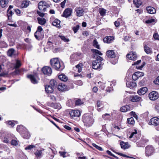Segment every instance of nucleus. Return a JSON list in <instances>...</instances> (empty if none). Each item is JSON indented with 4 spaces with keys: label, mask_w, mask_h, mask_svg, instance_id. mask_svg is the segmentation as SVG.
I'll use <instances>...</instances> for the list:
<instances>
[{
    "label": "nucleus",
    "mask_w": 159,
    "mask_h": 159,
    "mask_svg": "<svg viewBox=\"0 0 159 159\" xmlns=\"http://www.w3.org/2000/svg\"><path fill=\"white\" fill-rule=\"evenodd\" d=\"M126 86L130 89H132L136 86V84L135 82L134 81H127L126 83Z\"/></svg>",
    "instance_id": "obj_22"
},
{
    "label": "nucleus",
    "mask_w": 159,
    "mask_h": 159,
    "mask_svg": "<svg viewBox=\"0 0 159 159\" xmlns=\"http://www.w3.org/2000/svg\"><path fill=\"white\" fill-rule=\"evenodd\" d=\"M75 11L76 12V15L78 16H82L84 14V10L82 7H76L75 9Z\"/></svg>",
    "instance_id": "obj_9"
},
{
    "label": "nucleus",
    "mask_w": 159,
    "mask_h": 159,
    "mask_svg": "<svg viewBox=\"0 0 159 159\" xmlns=\"http://www.w3.org/2000/svg\"><path fill=\"white\" fill-rule=\"evenodd\" d=\"M60 156L65 158L70 156V155L66 152L60 151Z\"/></svg>",
    "instance_id": "obj_40"
},
{
    "label": "nucleus",
    "mask_w": 159,
    "mask_h": 159,
    "mask_svg": "<svg viewBox=\"0 0 159 159\" xmlns=\"http://www.w3.org/2000/svg\"><path fill=\"white\" fill-rule=\"evenodd\" d=\"M43 30V29L41 26H38L37 30L34 34V36L37 39L39 40V34Z\"/></svg>",
    "instance_id": "obj_15"
},
{
    "label": "nucleus",
    "mask_w": 159,
    "mask_h": 159,
    "mask_svg": "<svg viewBox=\"0 0 159 159\" xmlns=\"http://www.w3.org/2000/svg\"><path fill=\"white\" fill-rule=\"evenodd\" d=\"M99 12L101 16H103L105 15L106 12V10L103 8H100L99 9Z\"/></svg>",
    "instance_id": "obj_42"
},
{
    "label": "nucleus",
    "mask_w": 159,
    "mask_h": 159,
    "mask_svg": "<svg viewBox=\"0 0 159 159\" xmlns=\"http://www.w3.org/2000/svg\"><path fill=\"white\" fill-rule=\"evenodd\" d=\"M43 150H37L36 152L34 153V154L37 158H41L43 155Z\"/></svg>",
    "instance_id": "obj_30"
},
{
    "label": "nucleus",
    "mask_w": 159,
    "mask_h": 159,
    "mask_svg": "<svg viewBox=\"0 0 159 159\" xmlns=\"http://www.w3.org/2000/svg\"><path fill=\"white\" fill-rule=\"evenodd\" d=\"M106 55L109 58H114L116 57V55L113 50L107 51L106 52Z\"/></svg>",
    "instance_id": "obj_21"
},
{
    "label": "nucleus",
    "mask_w": 159,
    "mask_h": 159,
    "mask_svg": "<svg viewBox=\"0 0 159 159\" xmlns=\"http://www.w3.org/2000/svg\"><path fill=\"white\" fill-rule=\"evenodd\" d=\"M144 52L146 53L147 54L150 55L152 54V48L148 46L147 45L144 44Z\"/></svg>",
    "instance_id": "obj_19"
},
{
    "label": "nucleus",
    "mask_w": 159,
    "mask_h": 159,
    "mask_svg": "<svg viewBox=\"0 0 159 159\" xmlns=\"http://www.w3.org/2000/svg\"><path fill=\"white\" fill-rule=\"evenodd\" d=\"M21 65L20 61L18 60H16V64L15 65L14 67L16 69L19 68Z\"/></svg>",
    "instance_id": "obj_41"
},
{
    "label": "nucleus",
    "mask_w": 159,
    "mask_h": 159,
    "mask_svg": "<svg viewBox=\"0 0 159 159\" xmlns=\"http://www.w3.org/2000/svg\"><path fill=\"white\" fill-rule=\"evenodd\" d=\"M46 3L45 2H43L42 1H40L39 2L38 4V6H43L45 5H46Z\"/></svg>",
    "instance_id": "obj_64"
},
{
    "label": "nucleus",
    "mask_w": 159,
    "mask_h": 159,
    "mask_svg": "<svg viewBox=\"0 0 159 159\" xmlns=\"http://www.w3.org/2000/svg\"><path fill=\"white\" fill-rule=\"evenodd\" d=\"M69 89L65 84L60 83V91L65 92L68 90Z\"/></svg>",
    "instance_id": "obj_27"
},
{
    "label": "nucleus",
    "mask_w": 159,
    "mask_h": 159,
    "mask_svg": "<svg viewBox=\"0 0 159 159\" xmlns=\"http://www.w3.org/2000/svg\"><path fill=\"white\" fill-rule=\"evenodd\" d=\"M148 141V139L142 138L139 142L136 143L137 146L138 147H144L145 143H147Z\"/></svg>",
    "instance_id": "obj_10"
},
{
    "label": "nucleus",
    "mask_w": 159,
    "mask_h": 159,
    "mask_svg": "<svg viewBox=\"0 0 159 159\" xmlns=\"http://www.w3.org/2000/svg\"><path fill=\"white\" fill-rule=\"evenodd\" d=\"M68 77L64 74H60V80L64 82H66L68 80Z\"/></svg>",
    "instance_id": "obj_39"
},
{
    "label": "nucleus",
    "mask_w": 159,
    "mask_h": 159,
    "mask_svg": "<svg viewBox=\"0 0 159 159\" xmlns=\"http://www.w3.org/2000/svg\"><path fill=\"white\" fill-rule=\"evenodd\" d=\"M135 74L137 76L138 78L143 76L144 75L143 73L140 72H135Z\"/></svg>",
    "instance_id": "obj_47"
},
{
    "label": "nucleus",
    "mask_w": 159,
    "mask_h": 159,
    "mask_svg": "<svg viewBox=\"0 0 159 159\" xmlns=\"http://www.w3.org/2000/svg\"><path fill=\"white\" fill-rule=\"evenodd\" d=\"M127 122L129 124L134 125L135 123V121L134 120V118L131 117L130 118H128L127 120Z\"/></svg>",
    "instance_id": "obj_36"
},
{
    "label": "nucleus",
    "mask_w": 159,
    "mask_h": 159,
    "mask_svg": "<svg viewBox=\"0 0 159 159\" xmlns=\"http://www.w3.org/2000/svg\"><path fill=\"white\" fill-rule=\"evenodd\" d=\"M7 55L9 57H15L16 56V53L15 50L13 48L9 49L7 52Z\"/></svg>",
    "instance_id": "obj_17"
},
{
    "label": "nucleus",
    "mask_w": 159,
    "mask_h": 159,
    "mask_svg": "<svg viewBox=\"0 0 159 159\" xmlns=\"http://www.w3.org/2000/svg\"><path fill=\"white\" fill-rule=\"evenodd\" d=\"M102 57L98 56L95 60L93 61L92 63V68L95 70H98L101 69L102 65Z\"/></svg>",
    "instance_id": "obj_3"
},
{
    "label": "nucleus",
    "mask_w": 159,
    "mask_h": 159,
    "mask_svg": "<svg viewBox=\"0 0 159 159\" xmlns=\"http://www.w3.org/2000/svg\"><path fill=\"white\" fill-rule=\"evenodd\" d=\"M84 103L80 99H78L75 101V104L77 106H80Z\"/></svg>",
    "instance_id": "obj_44"
},
{
    "label": "nucleus",
    "mask_w": 159,
    "mask_h": 159,
    "mask_svg": "<svg viewBox=\"0 0 159 159\" xmlns=\"http://www.w3.org/2000/svg\"><path fill=\"white\" fill-rule=\"evenodd\" d=\"M130 114L131 115L133 116L136 119H137L138 116L136 114L135 112L134 111H131L130 112Z\"/></svg>",
    "instance_id": "obj_61"
},
{
    "label": "nucleus",
    "mask_w": 159,
    "mask_h": 159,
    "mask_svg": "<svg viewBox=\"0 0 159 159\" xmlns=\"http://www.w3.org/2000/svg\"><path fill=\"white\" fill-rule=\"evenodd\" d=\"M93 45L95 48L98 49H100V45L98 44V43L96 39L93 40Z\"/></svg>",
    "instance_id": "obj_34"
},
{
    "label": "nucleus",
    "mask_w": 159,
    "mask_h": 159,
    "mask_svg": "<svg viewBox=\"0 0 159 159\" xmlns=\"http://www.w3.org/2000/svg\"><path fill=\"white\" fill-rule=\"evenodd\" d=\"M130 100L131 101L134 102L142 101V99L141 97L135 95L131 96L130 97Z\"/></svg>",
    "instance_id": "obj_16"
},
{
    "label": "nucleus",
    "mask_w": 159,
    "mask_h": 159,
    "mask_svg": "<svg viewBox=\"0 0 159 159\" xmlns=\"http://www.w3.org/2000/svg\"><path fill=\"white\" fill-rule=\"evenodd\" d=\"M38 22L41 25H44L46 23V20L43 18L38 17L37 18Z\"/></svg>",
    "instance_id": "obj_28"
},
{
    "label": "nucleus",
    "mask_w": 159,
    "mask_h": 159,
    "mask_svg": "<svg viewBox=\"0 0 159 159\" xmlns=\"http://www.w3.org/2000/svg\"><path fill=\"white\" fill-rule=\"evenodd\" d=\"M153 37L154 39L159 41V35L157 33H154L153 35Z\"/></svg>",
    "instance_id": "obj_58"
},
{
    "label": "nucleus",
    "mask_w": 159,
    "mask_h": 159,
    "mask_svg": "<svg viewBox=\"0 0 159 159\" xmlns=\"http://www.w3.org/2000/svg\"><path fill=\"white\" fill-rule=\"evenodd\" d=\"M149 125L157 126L159 125V118L157 117H154L151 118L149 122Z\"/></svg>",
    "instance_id": "obj_11"
},
{
    "label": "nucleus",
    "mask_w": 159,
    "mask_h": 159,
    "mask_svg": "<svg viewBox=\"0 0 159 159\" xmlns=\"http://www.w3.org/2000/svg\"><path fill=\"white\" fill-rule=\"evenodd\" d=\"M52 25L57 28H60V20L57 19H55L52 22Z\"/></svg>",
    "instance_id": "obj_31"
},
{
    "label": "nucleus",
    "mask_w": 159,
    "mask_h": 159,
    "mask_svg": "<svg viewBox=\"0 0 159 159\" xmlns=\"http://www.w3.org/2000/svg\"><path fill=\"white\" fill-rule=\"evenodd\" d=\"M126 57L129 59L135 61L136 60L137 56L135 52H130L127 55Z\"/></svg>",
    "instance_id": "obj_12"
},
{
    "label": "nucleus",
    "mask_w": 159,
    "mask_h": 159,
    "mask_svg": "<svg viewBox=\"0 0 159 159\" xmlns=\"http://www.w3.org/2000/svg\"><path fill=\"white\" fill-rule=\"evenodd\" d=\"M50 85L54 89L57 88L60 91V88L59 87L60 84H58L55 80H52L50 82Z\"/></svg>",
    "instance_id": "obj_13"
},
{
    "label": "nucleus",
    "mask_w": 159,
    "mask_h": 159,
    "mask_svg": "<svg viewBox=\"0 0 159 159\" xmlns=\"http://www.w3.org/2000/svg\"><path fill=\"white\" fill-rule=\"evenodd\" d=\"M72 9L70 8H67L63 12L62 16L66 18L70 16L72 13Z\"/></svg>",
    "instance_id": "obj_14"
},
{
    "label": "nucleus",
    "mask_w": 159,
    "mask_h": 159,
    "mask_svg": "<svg viewBox=\"0 0 159 159\" xmlns=\"http://www.w3.org/2000/svg\"><path fill=\"white\" fill-rule=\"evenodd\" d=\"M91 52L93 53H95V54L99 55H102V54L101 52L100 51L96 49H92L91 50Z\"/></svg>",
    "instance_id": "obj_43"
},
{
    "label": "nucleus",
    "mask_w": 159,
    "mask_h": 159,
    "mask_svg": "<svg viewBox=\"0 0 159 159\" xmlns=\"http://www.w3.org/2000/svg\"><path fill=\"white\" fill-rule=\"evenodd\" d=\"M79 27L80 26L78 25H77L76 26L73 27V30L75 33H76L77 32L78 30L79 29Z\"/></svg>",
    "instance_id": "obj_55"
},
{
    "label": "nucleus",
    "mask_w": 159,
    "mask_h": 159,
    "mask_svg": "<svg viewBox=\"0 0 159 159\" xmlns=\"http://www.w3.org/2000/svg\"><path fill=\"white\" fill-rule=\"evenodd\" d=\"M11 144L16 146L18 144V141L16 139H12L11 142Z\"/></svg>",
    "instance_id": "obj_52"
},
{
    "label": "nucleus",
    "mask_w": 159,
    "mask_h": 159,
    "mask_svg": "<svg viewBox=\"0 0 159 159\" xmlns=\"http://www.w3.org/2000/svg\"><path fill=\"white\" fill-rule=\"evenodd\" d=\"M155 21V19H152L149 20H148L146 21L145 22L147 24H150Z\"/></svg>",
    "instance_id": "obj_63"
},
{
    "label": "nucleus",
    "mask_w": 159,
    "mask_h": 159,
    "mask_svg": "<svg viewBox=\"0 0 159 159\" xmlns=\"http://www.w3.org/2000/svg\"><path fill=\"white\" fill-rule=\"evenodd\" d=\"M46 5L43 6H38V8L40 11H41L44 12L46 11Z\"/></svg>",
    "instance_id": "obj_45"
},
{
    "label": "nucleus",
    "mask_w": 159,
    "mask_h": 159,
    "mask_svg": "<svg viewBox=\"0 0 159 159\" xmlns=\"http://www.w3.org/2000/svg\"><path fill=\"white\" fill-rule=\"evenodd\" d=\"M60 71L63 70L65 68V66L63 61H60Z\"/></svg>",
    "instance_id": "obj_62"
},
{
    "label": "nucleus",
    "mask_w": 159,
    "mask_h": 159,
    "mask_svg": "<svg viewBox=\"0 0 159 159\" xmlns=\"http://www.w3.org/2000/svg\"><path fill=\"white\" fill-rule=\"evenodd\" d=\"M7 16L8 20H10L11 19V16L14 14V12L12 10H7Z\"/></svg>",
    "instance_id": "obj_37"
},
{
    "label": "nucleus",
    "mask_w": 159,
    "mask_h": 159,
    "mask_svg": "<svg viewBox=\"0 0 159 159\" xmlns=\"http://www.w3.org/2000/svg\"><path fill=\"white\" fill-rule=\"evenodd\" d=\"M35 147V146L34 145H29L28 146L26 147L25 148V149L26 150H31L33 148Z\"/></svg>",
    "instance_id": "obj_57"
},
{
    "label": "nucleus",
    "mask_w": 159,
    "mask_h": 159,
    "mask_svg": "<svg viewBox=\"0 0 159 159\" xmlns=\"http://www.w3.org/2000/svg\"><path fill=\"white\" fill-rule=\"evenodd\" d=\"M116 153L118 154V155H119L120 156H121L122 157H128V158H133L132 157H129L125 154H122V153H120V152H115Z\"/></svg>",
    "instance_id": "obj_56"
},
{
    "label": "nucleus",
    "mask_w": 159,
    "mask_h": 159,
    "mask_svg": "<svg viewBox=\"0 0 159 159\" xmlns=\"http://www.w3.org/2000/svg\"><path fill=\"white\" fill-rule=\"evenodd\" d=\"M110 115L109 114L106 113L102 115L103 118L105 120L108 119L110 117Z\"/></svg>",
    "instance_id": "obj_50"
},
{
    "label": "nucleus",
    "mask_w": 159,
    "mask_h": 159,
    "mask_svg": "<svg viewBox=\"0 0 159 159\" xmlns=\"http://www.w3.org/2000/svg\"><path fill=\"white\" fill-rule=\"evenodd\" d=\"M92 145L96 149H98V150L102 151V147L97 145L96 144L94 143H93L92 144Z\"/></svg>",
    "instance_id": "obj_48"
},
{
    "label": "nucleus",
    "mask_w": 159,
    "mask_h": 159,
    "mask_svg": "<svg viewBox=\"0 0 159 159\" xmlns=\"http://www.w3.org/2000/svg\"><path fill=\"white\" fill-rule=\"evenodd\" d=\"M30 1H25L23 2L21 4V7L22 8H26L29 5Z\"/></svg>",
    "instance_id": "obj_32"
},
{
    "label": "nucleus",
    "mask_w": 159,
    "mask_h": 159,
    "mask_svg": "<svg viewBox=\"0 0 159 159\" xmlns=\"http://www.w3.org/2000/svg\"><path fill=\"white\" fill-rule=\"evenodd\" d=\"M50 49H52L53 52L54 53L57 52L60 50L59 48H57L56 46L54 45H52V47H50Z\"/></svg>",
    "instance_id": "obj_33"
},
{
    "label": "nucleus",
    "mask_w": 159,
    "mask_h": 159,
    "mask_svg": "<svg viewBox=\"0 0 159 159\" xmlns=\"http://www.w3.org/2000/svg\"><path fill=\"white\" fill-rule=\"evenodd\" d=\"M148 91V89L146 87L141 88L138 92V93L140 95L145 94Z\"/></svg>",
    "instance_id": "obj_23"
},
{
    "label": "nucleus",
    "mask_w": 159,
    "mask_h": 159,
    "mask_svg": "<svg viewBox=\"0 0 159 159\" xmlns=\"http://www.w3.org/2000/svg\"><path fill=\"white\" fill-rule=\"evenodd\" d=\"M121 20V19H118L117 21L115 22L114 24L116 27H118L120 25V21Z\"/></svg>",
    "instance_id": "obj_49"
},
{
    "label": "nucleus",
    "mask_w": 159,
    "mask_h": 159,
    "mask_svg": "<svg viewBox=\"0 0 159 159\" xmlns=\"http://www.w3.org/2000/svg\"><path fill=\"white\" fill-rule=\"evenodd\" d=\"M60 38L62 39V40L65 42H68L69 41V39L67 38H66L64 36H60Z\"/></svg>",
    "instance_id": "obj_53"
},
{
    "label": "nucleus",
    "mask_w": 159,
    "mask_h": 159,
    "mask_svg": "<svg viewBox=\"0 0 159 159\" xmlns=\"http://www.w3.org/2000/svg\"><path fill=\"white\" fill-rule=\"evenodd\" d=\"M133 1L134 3L137 7H139L141 4V2L140 0H137L136 1H135V0H134Z\"/></svg>",
    "instance_id": "obj_46"
},
{
    "label": "nucleus",
    "mask_w": 159,
    "mask_h": 159,
    "mask_svg": "<svg viewBox=\"0 0 159 159\" xmlns=\"http://www.w3.org/2000/svg\"><path fill=\"white\" fill-rule=\"evenodd\" d=\"M159 94L156 91H153L150 92L148 94L149 99L152 101L155 100L159 98Z\"/></svg>",
    "instance_id": "obj_7"
},
{
    "label": "nucleus",
    "mask_w": 159,
    "mask_h": 159,
    "mask_svg": "<svg viewBox=\"0 0 159 159\" xmlns=\"http://www.w3.org/2000/svg\"><path fill=\"white\" fill-rule=\"evenodd\" d=\"M154 148L152 146L149 145L145 147V153L147 157H149L152 155L154 152Z\"/></svg>",
    "instance_id": "obj_5"
},
{
    "label": "nucleus",
    "mask_w": 159,
    "mask_h": 159,
    "mask_svg": "<svg viewBox=\"0 0 159 159\" xmlns=\"http://www.w3.org/2000/svg\"><path fill=\"white\" fill-rule=\"evenodd\" d=\"M54 89L50 85H46L45 86L46 92L48 93H52Z\"/></svg>",
    "instance_id": "obj_25"
},
{
    "label": "nucleus",
    "mask_w": 159,
    "mask_h": 159,
    "mask_svg": "<svg viewBox=\"0 0 159 159\" xmlns=\"http://www.w3.org/2000/svg\"><path fill=\"white\" fill-rule=\"evenodd\" d=\"M67 1H68V0H64L63 2H62L60 3V5H61V7L62 8H64L65 4L66 3V2Z\"/></svg>",
    "instance_id": "obj_60"
},
{
    "label": "nucleus",
    "mask_w": 159,
    "mask_h": 159,
    "mask_svg": "<svg viewBox=\"0 0 159 159\" xmlns=\"http://www.w3.org/2000/svg\"><path fill=\"white\" fill-rule=\"evenodd\" d=\"M82 120L84 125L88 128L92 126L94 122L92 115L89 113L84 114L82 117Z\"/></svg>",
    "instance_id": "obj_1"
},
{
    "label": "nucleus",
    "mask_w": 159,
    "mask_h": 159,
    "mask_svg": "<svg viewBox=\"0 0 159 159\" xmlns=\"http://www.w3.org/2000/svg\"><path fill=\"white\" fill-rule=\"evenodd\" d=\"M114 38L113 36H106L103 39V41L105 43H111L113 41Z\"/></svg>",
    "instance_id": "obj_18"
},
{
    "label": "nucleus",
    "mask_w": 159,
    "mask_h": 159,
    "mask_svg": "<svg viewBox=\"0 0 159 159\" xmlns=\"http://www.w3.org/2000/svg\"><path fill=\"white\" fill-rule=\"evenodd\" d=\"M8 3V0H0V4L2 8L5 7Z\"/></svg>",
    "instance_id": "obj_29"
},
{
    "label": "nucleus",
    "mask_w": 159,
    "mask_h": 159,
    "mask_svg": "<svg viewBox=\"0 0 159 159\" xmlns=\"http://www.w3.org/2000/svg\"><path fill=\"white\" fill-rule=\"evenodd\" d=\"M8 44L4 41H0V48H7Z\"/></svg>",
    "instance_id": "obj_38"
},
{
    "label": "nucleus",
    "mask_w": 159,
    "mask_h": 159,
    "mask_svg": "<svg viewBox=\"0 0 159 159\" xmlns=\"http://www.w3.org/2000/svg\"><path fill=\"white\" fill-rule=\"evenodd\" d=\"M129 106L126 105L121 107L120 108V110L121 112H125L129 110Z\"/></svg>",
    "instance_id": "obj_35"
},
{
    "label": "nucleus",
    "mask_w": 159,
    "mask_h": 159,
    "mask_svg": "<svg viewBox=\"0 0 159 159\" xmlns=\"http://www.w3.org/2000/svg\"><path fill=\"white\" fill-rule=\"evenodd\" d=\"M120 144L121 146V148L123 149L128 148L129 147L128 142L125 143L123 141H121L120 142Z\"/></svg>",
    "instance_id": "obj_26"
},
{
    "label": "nucleus",
    "mask_w": 159,
    "mask_h": 159,
    "mask_svg": "<svg viewBox=\"0 0 159 159\" xmlns=\"http://www.w3.org/2000/svg\"><path fill=\"white\" fill-rule=\"evenodd\" d=\"M153 82L156 84L159 85V76L153 81Z\"/></svg>",
    "instance_id": "obj_59"
},
{
    "label": "nucleus",
    "mask_w": 159,
    "mask_h": 159,
    "mask_svg": "<svg viewBox=\"0 0 159 159\" xmlns=\"http://www.w3.org/2000/svg\"><path fill=\"white\" fill-rule=\"evenodd\" d=\"M6 123L9 125H11V127H12L15 125V124L12 121H7L6 122Z\"/></svg>",
    "instance_id": "obj_51"
},
{
    "label": "nucleus",
    "mask_w": 159,
    "mask_h": 159,
    "mask_svg": "<svg viewBox=\"0 0 159 159\" xmlns=\"http://www.w3.org/2000/svg\"><path fill=\"white\" fill-rule=\"evenodd\" d=\"M42 71L44 74L50 76L52 73V70L51 67L48 66H45L42 68Z\"/></svg>",
    "instance_id": "obj_8"
},
{
    "label": "nucleus",
    "mask_w": 159,
    "mask_h": 159,
    "mask_svg": "<svg viewBox=\"0 0 159 159\" xmlns=\"http://www.w3.org/2000/svg\"><path fill=\"white\" fill-rule=\"evenodd\" d=\"M70 116L73 119H75L80 116V111L78 110H72L69 112Z\"/></svg>",
    "instance_id": "obj_6"
},
{
    "label": "nucleus",
    "mask_w": 159,
    "mask_h": 159,
    "mask_svg": "<svg viewBox=\"0 0 159 159\" xmlns=\"http://www.w3.org/2000/svg\"><path fill=\"white\" fill-rule=\"evenodd\" d=\"M27 77L30 79L31 83L33 84H36L38 83V81L36 79L35 76L33 75H29L27 76Z\"/></svg>",
    "instance_id": "obj_20"
},
{
    "label": "nucleus",
    "mask_w": 159,
    "mask_h": 159,
    "mask_svg": "<svg viewBox=\"0 0 159 159\" xmlns=\"http://www.w3.org/2000/svg\"><path fill=\"white\" fill-rule=\"evenodd\" d=\"M82 65V64H79L75 66L76 68L78 69V72L79 73L81 72L82 70V68L81 67V65Z\"/></svg>",
    "instance_id": "obj_54"
},
{
    "label": "nucleus",
    "mask_w": 159,
    "mask_h": 159,
    "mask_svg": "<svg viewBox=\"0 0 159 159\" xmlns=\"http://www.w3.org/2000/svg\"><path fill=\"white\" fill-rule=\"evenodd\" d=\"M17 131L19 132L23 137L27 139H29L30 135L27 129L22 125L17 126L16 128Z\"/></svg>",
    "instance_id": "obj_2"
},
{
    "label": "nucleus",
    "mask_w": 159,
    "mask_h": 159,
    "mask_svg": "<svg viewBox=\"0 0 159 159\" xmlns=\"http://www.w3.org/2000/svg\"><path fill=\"white\" fill-rule=\"evenodd\" d=\"M146 10L150 14H154L156 12L155 8L152 7H147L146 8Z\"/></svg>",
    "instance_id": "obj_24"
},
{
    "label": "nucleus",
    "mask_w": 159,
    "mask_h": 159,
    "mask_svg": "<svg viewBox=\"0 0 159 159\" xmlns=\"http://www.w3.org/2000/svg\"><path fill=\"white\" fill-rule=\"evenodd\" d=\"M50 62L51 66L54 69L57 70H59L60 68V61L59 58H54L51 59Z\"/></svg>",
    "instance_id": "obj_4"
}]
</instances>
